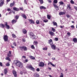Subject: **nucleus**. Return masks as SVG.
<instances>
[{
  "label": "nucleus",
  "instance_id": "obj_1",
  "mask_svg": "<svg viewBox=\"0 0 77 77\" xmlns=\"http://www.w3.org/2000/svg\"><path fill=\"white\" fill-rule=\"evenodd\" d=\"M14 63L15 65H17V66L20 67V68H22L23 66V63L20 62L19 61L17 60H14Z\"/></svg>",
  "mask_w": 77,
  "mask_h": 77
},
{
  "label": "nucleus",
  "instance_id": "obj_2",
  "mask_svg": "<svg viewBox=\"0 0 77 77\" xmlns=\"http://www.w3.org/2000/svg\"><path fill=\"white\" fill-rule=\"evenodd\" d=\"M29 35H30V37L31 39H35V38H36V36L34 35V34L33 32H30Z\"/></svg>",
  "mask_w": 77,
  "mask_h": 77
},
{
  "label": "nucleus",
  "instance_id": "obj_3",
  "mask_svg": "<svg viewBox=\"0 0 77 77\" xmlns=\"http://www.w3.org/2000/svg\"><path fill=\"white\" fill-rule=\"evenodd\" d=\"M20 48L21 51H23V50H24V51H27V48L25 46L20 47Z\"/></svg>",
  "mask_w": 77,
  "mask_h": 77
},
{
  "label": "nucleus",
  "instance_id": "obj_4",
  "mask_svg": "<svg viewBox=\"0 0 77 77\" xmlns=\"http://www.w3.org/2000/svg\"><path fill=\"white\" fill-rule=\"evenodd\" d=\"M27 67L28 68V69H30L32 70V71H35V68H33L31 65H28Z\"/></svg>",
  "mask_w": 77,
  "mask_h": 77
},
{
  "label": "nucleus",
  "instance_id": "obj_5",
  "mask_svg": "<svg viewBox=\"0 0 77 77\" xmlns=\"http://www.w3.org/2000/svg\"><path fill=\"white\" fill-rule=\"evenodd\" d=\"M38 65L40 67H44V63L42 62H40L39 63Z\"/></svg>",
  "mask_w": 77,
  "mask_h": 77
},
{
  "label": "nucleus",
  "instance_id": "obj_6",
  "mask_svg": "<svg viewBox=\"0 0 77 77\" xmlns=\"http://www.w3.org/2000/svg\"><path fill=\"white\" fill-rule=\"evenodd\" d=\"M4 39L5 42H6L8 39V37L7 35H5L4 36Z\"/></svg>",
  "mask_w": 77,
  "mask_h": 77
},
{
  "label": "nucleus",
  "instance_id": "obj_7",
  "mask_svg": "<svg viewBox=\"0 0 77 77\" xmlns=\"http://www.w3.org/2000/svg\"><path fill=\"white\" fill-rule=\"evenodd\" d=\"M0 3V7H2L4 4V0H1Z\"/></svg>",
  "mask_w": 77,
  "mask_h": 77
},
{
  "label": "nucleus",
  "instance_id": "obj_8",
  "mask_svg": "<svg viewBox=\"0 0 77 77\" xmlns=\"http://www.w3.org/2000/svg\"><path fill=\"white\" fill-rule=\"evenodd\" d=\"M49 33L50 35H51V36H54L55 35V34L54 32H52V31H49Z\"/></svg>",
  "mask_w": 77,
  "mask_h": 77
},
{
  "label": "nucleus",
  "instance_id": "obj_9",
  "mask_svg": "<svg viewBox=\"0 0 77 77\" xmlns=\"http://www.w3.org/2000/svg\"><path fill=\"white\" fill-rule=\"evenodd\" d=\"M13 73L15 77H17V72L14 70H13Z\"/></svg>",
  "mask_w": 77,
  "mask_h": 77
},
{
  "label": "nucleus",
  "instance_id": "obj_10",
  "mask_svg": "<svg viewBox=\"0 0 77 77\" xmlns=\"http://www.w3.org/2000/svg\"><path fill=\"white\" fill-rule=\"evenodd\" d=\"M5 26H6L7 29H9L10 26H9L8 25V23H7V22L5 24Z\"/></svg>",
  "mask_w": 77,
  "mask_h": 77
},
{
  "label": "nucleus",
  "instance_id": "obj_11",
  "mask_svg": "<svg viewBox=\"0 0 77 77\" xmlns=\"http://www.w3.org/2000/svg\"><path fill=\"white\" fill-rule=\"evenodd\" d=\"M59 14L60 15H65V12H60L59 13Z\"/></svg>",
  "mask_w": 77,
  "mask_h": 77
},
{
  "label": "nucleus",
  "instance_id": "obj_12",
  "mask_svg": "<svg viewBox=\"0 0 77 77\" xmlns=\"http://www.w3.org/2000/svg\"><path fill=\"white\" fill-rule=\"evenodd\" d=\"M29 20L30 24H34L35 23L33 20L32 19H29Z\"/></svg>",
  "mask_w": 77,
  "mask_h": 77
},
{
  "label": "nucleus",
  "instance_id": "obj_13",
  "mask_svg": "<svg viewBox=\"0 0 77 77\" xmlns=\"http://www.w3.org/2000/svg\"><path fill=\"white\" fill-rule=\"evenodd\" d=\"M73 41L74 43H77V39L76 38H74L73 39Z\"/></svg>",
  "mask_w": 77,
  "mask_h": 77
},
{
  "label": "nucleus",
  "instance_id": "obj_14",
  "mask_svg": "<svg viewBox=\"0 0 77 77\" xmlns=\"http://www.w3.org/2000/svg\"><path fill=\"white\" fill-rule=\"evenodd\" d=\"M50 64L51 65H52L53 67H55V65L54 64H53L51 62H49L48 63V65Z\"/></svg>",
  "mask_w": 77,
  "mask_h": 77
},
{
  "label": "nucleus",
  "instance_id": "obj_15",
  "mask_svg": "<svg viewBox=\"0 0 77 77\" xmlns=\"http://www.w3.org/2000/svg\"><path fill=\"white\" fill-rule=\"evenodd\" d=\"M22 32H23V33L24 34H26V33H27V31L25 29H23L22 30Z\"/></svg>",
  "mask_w": 77,
  "mask_h": 77
},
{
  "label": "nucleus",
  "instance_id": "obj_16",
  "mask_svg": "<svg viewBox=\"0 0 77 77\" xmlns=\"http://www.w3.org/2000/svg\"><path fill=\"white\" fill-rule=\"evenodd\" d=\"M34 76L35 77H39V75L36 73H35L34 74Z\"/></svg>",
  "mask_w": 77,
  "mask_h": 77
},
{
  "label": "nucleus",
  "instance_id": "obj_17",
  "mask_svg": "<svg viewBox=\"0 0 77 77\" xmlns=\"http://www.w3.org/2000/svg\"><path fill=\"white\" fill-rule=\"evenodd\" d=\"M22 17H23V18H25V19H26L27 18V17H26V15L23 14L21 15Z\"/></svg>",
  "mask_w": 77,
  "mask_h": 77
},
{
  "label": "nucleus",
  "instance_id": "obj_18",
  "mask_svg": "<svg viewBox=\"0 0 77 77\" xmlns=\"http://www.w3.org/2000/svg\"><path fill=\"white\" fill-rule=\"evenodd\" d=\"M48 42L50 45H52L53 44V42L51 39H50V40H49Z\"/></svg>",
  "mask_w": 77,
  "mask_h": 77
},
{
  "label": "nucleus",
  "instance_id": "obj_19",
  "mask_svg": "<svg viewBox=\"0 0 77 77\" xmlns=\"http://www.w3.org/2000/svg\"><path fill=\"white\" fill-rule=\"evenodd\" d=\"M51 48L54 50H56V46L54 45H52L51 46Z\"/></svg>",
  "mask_w": 77,
  "mask_h": 77
},
{
  "label": "nucleus",
  "instance_id": "obj_20",
  "mask_svg": "<svg viewBox=\"0 0 77 77\" xmlns=\"http://www.w3.org/2000/svg\"><path fill=\"white\" fill-rule=\"evenodd\" d=\"M53 24L54 26H56L57 27V23L54 21H53Z\"/></svg>",
  "mask_w": 77,
  "mask_h": 77
},
{
  "label": "nucleus",
  "instance_id": "obj_21",
  "mask_svg": "<svg viewBox=\"0 0 77 77\" xmlns=\"http://www.w3.org/2000/svg\"><path fill=\"white\" fill-rule=\"evenodd\" d=\"M40 9H46V8L44 7V6H42L40 7Z\"/></svg>",
  "mask_w": 77,
  "mask_h": 77
},
{
  "label": "nucleus",
  "instance_id": "obj_22",
  "mask_svg": "<svg viewBox=\"0 0 77 77\" xmlns=\"http://www.w3.org/2000/svg\"><path fill=\"white\" fill-rule=\"evenodd\" d=\"M13 10H14V11H19V9L15 7L13 8Z\"/></svg>",
  "mask_w": 77,
  "mask_h": 77
},
{
  "label": "nucleus",
  "instance_id": "obj_23",
  "mask_svg": "<svg viewBox=\"0 0 77 77\" xmlns=\"http://www.w3.org/2000/svg\"><path fill=\"white\" fill-rule=\"evenodd\" d=\"M6 60H9V61H11V59L9 57H7L5 58Z\"/></svg>",
  "mask_w": 77,
  "mask_h": 77
},
{
  "label": "nucleus",
  "instance_id": "obj_24",
  "mask_svg": "<svg viewBox=\"0 0 77 77\" xmlns=\"http://www.w3.org/2000/svg\"><path fill=\"white\" fill-rule=\"evenodd\" d=\"M17 21V20H13L12 21V23H15Z\"/></svg>",
  "mask_w": 77,
  "mask_h": 77
},
{
  "label": "nucleus",
  "instance_id": "obj_25",
  "mask_svg": "<svg viewBox=\"0 0 77 77\" xmlns=\"http://www.w3.org/2000/svg\"><path fill=\"white\" fill-rule=\"evenodd\" d=\"M28 0H24V3L26 5H27V2H28Z\"/></svg>",
  "mask_w": 77,
  "mask_h": 77
},
{
  "label": "nucleus",
  "instance_id": "obj_26",
  "mask_svg": "<svg viewBox=\"0 0 77 77\" xmlns=\"http://www.w3.org/2000/svg\"><path fill=\"white\" fill-rule=\"evenodd\" d=\"M33 43L35 45H37L38 44V42L37 41H35Z\"/></svg>",
  "mask_w": 77,
  "mask_h": 77
},
{
  "label": "nucleus",
  "instance_id": "obj_27",
  "mask_svg": "<svg viewBox=\"0 0 77 77\" xmlns=\"http://www.w3.org/2000/svg\"><path fill=\"white\" fill-rule=\"evenodd\" d=\"M4 71L5 74H7V72H8V70H7V69H5L4 70Z\"/></svg>",
  "mask_w": 77,
  "mask_h": 77
},
{
  "label": "nucleus",
  "instance_id": "obj_28",
  "mask_svg": "<svg viewBox=\"0 0 77 77\" xmlns=\"http://www.w3.org/2000/svg\"><path fill=\"white\" fill-rule=\"evenodd\" d=\"M0 26H1V27H2V28H5V25L3 24H0Z\"/></svg>",
  "mask_w": 77,
  "mask_h": 77
},
{
  "label": "nucleus",
  "instance_id": "obj_29",
  "mask_svg": "<svg viewBox=\"0 0 77 77\" xmlns=\"http://www.w3.org/2000/svg\"><path fill=\"white\" fill-rule=\"evenodd\" d=\"M43 21L44 23H47L48 21V20L45 19L43 20Z\"/></svg>",
  "mask_w": 77,
  "mask_h": 77
},
{
  "label": "nucleus",
  "instance_id": "obj_30",
  "mask_svg": "<svg viewBox=\"0 0 77 77\" xmlns=\"http://www.w3.org/2000/svg\"><path fill=\"white\" fill-rule=\"evenodd\" d=\"M19 18V15H17L15 17V18L16 20H18Z\"/></svg>",
  "mask_w": 77,
  "mask_h": 77
},
{
  "label": "nucleus",
  "instance_id": "obj_31",
  "mask_svg": "<svg viewBox=\"0 0 77 77\" xmlns=\"http://www.w3.org/2000/svg\"><path fill=\"white\" fill-rule=\"evenodd\" d=\"M36 23L37 24H39L40 22H39V20H37L36 21Z\"/></svg>",
  "mask_w": 77,
  "mask_h": 77
},
{
  "label": "nucleus",
  "instance_id": "obj_32",
  "mask_svg": "<svg viewBox=\"0 0 77 77\" xmlns=\"http://www.w3.org/2000/svg\"><path fill=\"white\" fill-rule=\"evenodd\" d=\"M47 17L48 19L49 20H50V18H51V17H50V16L48 14Z\"/></svg>",
  "mask_w": 77,
  "mask_h": 77
},
{
  "label": "nucleus",
  "instance_id": "obj_33",
  "mask_svg": "<svg viewBox=\"0 0 77 77\" xmlns=\"http://www.w3.org/2000/svg\"><path fill=\"white\" fill-rule=\"evenodd\" d=\"M12 36L13 38H17V36H16V35L14 34H12Z\"/></svg>",
  "mask_w": 77,
  "mask_h": 77
},
{
  "label": "nucleus",
  "instance_id": "obj_34",
  "mask_svg": "<svg viewBox=\"0 0 77 77\" xmlns=\"http://www.w3.org/2000/svg\"><path fill=\"white\" fill-rule=\"evenodd\" d=\"M59 4L61 5H64V4H63V2H59Z\"/></svg>",
  "mask_w": 77,
  "mask_h": 77
},
{
  "label": "nucleus",
  "instance_id": "obj_35",
  "mask_svg": "<svg viewBox=\"0 0 77 77\" xmlns=\"http://www.w3.org/2000/svg\"><path fill=\"white\" fill-rule=\"evenodd\" d=\"M54 3L55 4L57 3V0H54Z\"/></svg>",
  "mask_w": 77,
  "mask_h": 77
},
{
  "label": "nucleus",
  "instance_id": "obj_36",
  "mask_svg": "<svg viewBox=\"0 0 77 77\" xmlns=\"http://www.w3.org/2000/svg\"><path fill=\"white\" fill-rule=\"evenodd\" d=\"M30 57L31 59H35V58L33 56H30Z\"/></svg>",
  "mask_w": 77,
  "mask_h": 77
},
{
  "label": "nucleus",
  "instance_id": "obj_37",
  "mask_svg": "<svg viewBox=\"0 0 77 77\" xmlns=\"http://www.w3.org/2000/svg\"><path fill=\"white\" fill-rule=\"evenodd\" d=\"M41 4H42L43 3V0H39Z\"/></svg>",
  "mask_w": 77,
  "mask_h": 77
},
{
  "label": "nucleus",
  "instance_id": "obj_38",
  "mask_svg": "<svg viewBox=\"0 0 77 77\" xmlns=\"http://www.w3.org/2000/svg\"><path fill=\"white\" fill-rule=\"evenodd\" d=\"M70 3L72 4H74V2L72 0H71L70 1Z\"/></svg>",
  "mask_w": 77,
  "mask_h": 77
},
{
  "label": "nucleus",
  "instance_id": "obj_39",
  "mask_svg": "<svg viewBox=\"0 0 77 77\" xmlns=\"http://www.w3.org/2000/svg\"><path fill=\"white\" fill-rule=\"evenodd\" d=\"M8 57H11V56H12V54H8Z\"/></svg>",
  "mask_w": 77,
  "mask_h": 77
},
{
  "label": "nucleus",
  "instance_id": "obj_40",
  "mask_svg": "<svg viewBox=\"0 0 77 77\" xmlns=\"http://www.w3.org/2000/svg\"><path fill=\"white\" fill-rule=\"evenodd\" d=\"M59 39V38H55V41H57Z\"/></svg>",
  "mask_w": 77,
  "mask_h": 77
},
{
  "label": "nucleus",
  "instance_id": "obj_41",
  "mask_svg": "<svg viewBox=\"0 0 77 77\" xmlns=\"http://www.w3.org/2000/svg\"><path fill=\"white\" fill-rule=\"evenodd\" d=\"M60 77H63V74L62 73H61V75Z\"/></svg>",
  "mask_w": 77,
  "mask_h": 77
},
{
  "label": "nucleus",
  "instance_id": "obj_42",
  "mask_svg": "<svg viewBox=\"0 0 77 77\" xmlns=\"http://www.w3.org/2000/svg\"><path fill=\"white\" fill-rule=\"evenodd\" d=\"M10 66V64L9 63H7L6 64V66Z\"/></svg>",
  "mask_w": 77,
  "mask_h": 77
},
{
  "label": "nucleus",
  "instance_id": "obj_43",
  "mask_svg": "<svg viewBox=\"0 0 77 77\" xmlns=\"http://www.w3.org/2000/svg\"><path fill=\"white\" fill-rule=\"evenodd\" d=\"M14 3H11L10 4L11 7H12L13 6H14Z\"/></svg>",
  "mask_w": 77,
  "mask_h": 77
},
{
  "label": "nucleus",
  "instance_id": "obj_44",
  "mask_svg": "<svg viewBox=\"0 0 77 77\" xmlns=\"http://www.w3.org/2000/svg\"><path fill=\"white\" fill-rule=\"evenodd\" d=\"M13 44L14 45V46H17V44H16V43H15V42H14L13 43Z\"/></svg>",
  "mask_w": 77,
  "mask_h": 77
},
{
  "label": "nucleus",
  "instance_id": "obj_45",
  "mask_svg": "<svg viewBox=\"0 0 77 77\" xmlns=\"http://www.w3.org/2000/svg\"><path fill=\"white\" fill-rule=\"evenodd\" d=\"M67 8H69V9H71V7H70V5H67Z\"/></svg>",
  "mask_w": 77,
  "mask_h": 77
},
{
  "label": "nucleus",
  "instance_id": "obj_46",
  "mask_svg": "<svg viewBox=\"0 0 77 77\" xmlns=\"http://www.w3.org/2000/svg\"><path fill=\"white\" fill-rule=\"evenodd\" d=\"M54 8H57V7H58L57 6V5H56L55 4H54Z\"/></svg>",
  "mask_w": 77,
  "mask_h": 77
},
{
  "label": "nucleus",
  "instance_id": "obj_47",
  "mask_svg": "<svg viewBox=\"0 0 77 77\" xmlns=\"http://www.w3.org/2000/svg\"><path fill=\"white\" fill-rule=\"evenodd\" d=\"M52 31H53V32H55V29H54L53 27L52 28Z\"/></svg>",
  "mask_w": 77,
  "mask_h": 77
},
{
  "label": "nucleus",
  "instance_id": "obj_48",
  "mask_svg": "<svg viewBox=\"0 0 77 77\" xmlns=\"http://www.w3.org/2000/svg\"><path fill=\"white\" fill-rule=\"evenodd\" d=\"M31 47L32 48V49H34V48H35V47H34V46L33 45H31Z\"/></svg>",
  "mask_w": 77,
  "mask_h": 77
},
{
  "label": "nucleus",
  "instance_id": "obj_49",
  "mask_svg": "<svg viewBox=\"0 0 77 77\" xmlns=\"http://www.w3.org/2000/svg\"><path fill=\"white\" fill-rule=\"evenodd\" d=\"M43 50H47V48H43Z\"/></svg>",
  "mask_w": 77,
  "mask_h": 77
},
{
  "label": "nucleus",
  "instance_id": "obj_50",
  "mask_svg": "<svg viewBox=\"0 0 77 77\" xmlns=\"http://www.w3.org/2000/svg\"><path fill=\"white\" fill-rule=\"evenodd\" d=\"M67 34L68 36H70V35H71V33L69 32H67Z\"/></svg>",
  "mask_w": 77,
  "mask_h": 77
},
{
  "label": "nucleus",
  "instance_id": "obj_51",
  "mask_svg": "<svg viewBox=\"0 0 77 77\" xmlns=\"http://www.w3.org/2000/svg\"><path fill=\"white\" fill-rule=\"evenodd\" d=\"M66 16L67 18H70V16H69V15L68 14H67L66 15Z\"/></svg>",
  "mask_w": 77,
  "mask_h": 77
},
{
  "label": "nucleus",
  "instance_id": "obj_52",
  "mask_svg": "<svg viewBox=\"0 0 77 77\" xmlns=\"http://www.w3.org/2000/svg\"><path fill=\"white\" fill-rule=\"evenodd\" d=\"M0 66H3V64L2 62H0Z\"/></svg>",
  "mask_w": 77,
  "mask_h": 77
},
{
  "label": "nucleus",
  "instance_id": "obj_53",
  "mask_svg": "<svg viewBox=\"0 0 77 77\" xmlns=\"http://www.w3.org/2000/svg\"><path fill=\"white\" fill-rule=\"evenodd\" d=\"M48 2L49 3H51V0H48Z\"/></svg>",
  "mask_w": 77,
  "mask_h": 77
},
{
  "label": "nucleus",
  "instance_id": "obj_54",
  "mask_svg": "<svg viewBox=\"0 0 77 77\" xmlns=\"http://www.w3.org/2000/svg\"><path fill=\"white\" fill-rule=\"evenodd\" d=\"M71 27L72 29H74V26L73 25H72L71 26Z\"/></svg>",
  "mask_w": 77,
  "mask_h": 77
},
{
  "label": "nucleus",
  "instance_id": "obj_55",
  "mask_svg": "<svg viewBox=\"0 0 77 77\" xmlns=\"http://www.w3.org/2000/svg\"><path fill=\"white\" fill-rule=\"evenodd\" d=\"M36 71H38H38H40V70L39 69V68H37V69H36Z\"/></svg>",
  "mask_w": 77,
  "mask_h": 77
},
{
  "label": "nucleus",
  "instance_id": "obj_56",
  "mask_svg": "<svg viewBox=\"0 0 77 77\" xmlns=\"http://www.w3.org/2000/svg\"><path fill=\"white\" fill-rule=\"evenodd\" d=\"M56 8H57L56 9L57 10V11H58V10L59 9V7H57Z\"/></svg>",
  "mask_w": 77,
  "mask_h": 77
},
{
  "label": "nucleus",
  "instance_id": "obj_57",
  "mask_svg": "<svg viewBox=\"0 0 77 77\" xmlns=\"http://www.w3.org/2000/svg\"><path fill=\"white\" fill-rule=\"evenodd\" d=\"M20 10H21V11H23V8H20Z\"/></svg>",
  "mask_w": 77,
  "mask_h": 77
},
{
  "label": "nucleus",
  "instance_id": "obj_58",
  "mask_svg": "<svg viewBox=\"0 0 77 77\" xmlns=\"http://www.w3.org/2000/svg\"><path fill=\"white\" fill-rule=\"evenodd\" d=\"M11 1V0H7V2L8 3V2H9Z\"/></svg>",
  "mask_w": 77,
  "mask_h": 77
},
{
  "label": "nucleus",
  "instance_id": "obj_59",
  "mask_svg": "<svg viewBox=\"0 0 77 77\" xmlns=\"http://www.w3.org/2000/svg\"><path fill=\"white\" fill-rule=\"evenodd\" d=\"M8 11H11V9L8 8L7 9Z\"/></svg>",
  "mask_w": 77,
  "mask_h": 77
},
{
  "label": "nucleus",
  "instance_id": "obj_60",
  "mask_svg": "<svg viewBox=\"0 0 77 77\" xmlns=\"http://www.w3.org/2000/svg\"><path fill=\"white\" fill-rule=\"evenodd\" d=\"M8 54H11V51H9V52Z\"/></svg>",
  "mask_w": 77,
  "mask_h": 77
},
{
  "label": "nucleus",
  "instance_id": "obj_61",
  "mask_svg": "<svg viewBox=\"0 0 77 77\" xmlns=\"http://www.w3.org/2000/svg\"><path fill=\"white\" fill-rule=\"evenodd\" d=\"M22 40L23 42H25V41H26V40H25V39H23Z\"/></svg>",
  "mask_w": 77,
  "mask_h": 77
},
{
  "label": "nucleus",
  "instance_id": "obj_62",
  "mask_svg": "<svg viewBox=\"0 0 77 77\" xmlns=\"http://www.w3.org/2000/svg\"><path fill=\"white\" fill-rule=\"evenodd\" d=\"M74 8L77 11V7H74Z\"/></svg>",
  "mask_w": 77,
  "mask_h": 77
},
{
  "label": "nucleus",
  "instance_id": "obj_63",
  "mask_svg": "<svg viewBox=\"0 0 77 77\" xmlns=\"http://www.w3.org/2000/svg\"><path fill=\"white\" fill-rule=\"evenodd\" d=\"M23 72L22 71H21L20 72V74H21L22 75V74H23Z\"/></svg>",
  "mask_w": 77,
  "mask_h": 77
},
{
  "label": "nucleus",
  "instance_id": "obj_64",
  "mask_svg": "<svg viewBox=\"0 0 77 77\" xmlns=\"http://www.w3.org/2000/svg\"><path fill=\"white\" fill-rule=\"evenodd\" d=\"M48 56H51V54L50 53L48 54Z\"/></svg>",
  "mask_w": 77,
  "mask_h": 77
}]
</instances>
